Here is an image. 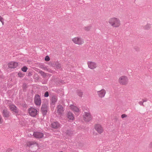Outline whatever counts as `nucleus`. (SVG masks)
<instances>
[{
  "instance_id": "nucleus-1",
  "label": "nucleus",
  "mask_w": 152,
  "mask_h": 152,
  "mask_svg": "<svg viewBox=\"0 0 152 152\" xmlns=\"http://www.w3.org/2000/svg\"><path fill=\"white\" fill-rule=\"evenodd\" d=\"M108 23L111 27L115 28L119 27L121 25V23L120 19L116 17H112L108 19Z\"/></svg>"
},
{
  "instance_id": "nucleus-2",
  "label": "nucleus",
  "mask_w": 152,
  "mask_h": 152,
  "mask_svg": "<svg viewBox=\"0 0 152 152\" xmlns=\"http://www.w3.org/2000/svg\"><path fill=\"white\" fill-rule=\"evenodd\" d=\"M118 82L121 85H126L128 83V78L125 75L121 76L119 77L118 79Z\"/></svg>"
},
{
  "instance_id": "nucleus-3",
  "label": "nucleus",
  "mask_w": 152,
  "mask_h": 152,
  "mask_svg": "<svg viewBox=\"0 0 152 152\" xmlns=\"http://www.w3.org/2000/svg\"><path fill=\"white\" fill-rule=\"evenodd\" d=\"M94 128L96 131L99 134L102 133L104 129L102 125L100 124H96L94 125Z\"/></svg>"
},
{
  "instance_id": "nucleus-4",
  "label": "nucleus",
  "mask_w": 152,
  "mask_h": 152,
  "mask_svg": "<svg viewBox=\"0 0 152 152\" xmlns=\"http://www.w3.org/2000/svg\"><path fill=\"white\" fill-rule=\"evenodd\" d=\"M72 41L75 44L80 45L83 44L84 43L83 40L80 37H75L72 39Z\"/></svg>"
},
{
  "instance_id": "nucleus-5",
  "label": "nucleus",
  "mask_w": 152,
  "mask_h": 152,
  "mask_svg": "<svg viewBox=\"0 0 152 152\" xmlns=\"http://www.w3.org/2000/svg\"><path fill=\"white\" fill-rule=\"evenodd\" d=\"M83 120L86 122H89L92 119V118L91 114L88 112H85L83 115Z\"/></svg>"
},
{
  "instance_id": "nucleus-6",
  "label": "nucleus",
  "mask_w": 152,
  "mask_h": 152,
  "mask_svg": "<svg viewBox=\"0 0 152 152\" xmlns=\"http://www.w3.org/2000/svg\"><path fill=\"white\" fill-rule=\"evenodd\" d=\"M88 67L91 69H94L97 67L96 63L92 61H88L87 62Z\"/></svg>"
},
{
  "instance_id": "nucleus-7",
  "label": "nucleus",
  "mask_w": 152,
  "mask_h": 152,
  "mask_svg": "<svg viewBox=\"0 0 152 152\" xmlns=\"http://www.w3.org/2000/svg\"><path fill=\"white\" fill-rule=\"evenodd\" d=\"M48 109V104H43L42 106L41 110L43 115H46Z\"/></svg>"
},
{
  "instance_id": "nucleus-8",
  "label": "nucleus",
  "mask_w": 152,
  "mask_h": 152,
  "mask_svg": "<svg viewBox=\"0 0 152 152\" xmlns=\"http://www.w3.org/2000/svg\"><path fill=\"white\" fill-rule=\"evenodd\" d=\"M97 94L99 97L102 98L104 97L106 94V91L104 89H102L97 91Z\"/></svg>"
},
{
  "instance_id": "nucleus-9",
  "label": "nucleus",
  "mask_w": 152,
  "mask_h": 152,
  "mask_svg": "<svg viewBox=\"0 0 152 152\" xmlns=\"http://www.w3.org/2000/svg\"><path fill=\"white\" fill-rule=\"evenodd\" d=\"M29 115L35 117L37 114V110L35 108L31 107L28 110Z\"/></svg>"
},
{
  "instance_id": "nucleus-10",
  "label": "nucleus",
  "mask_w": 152,
  "mask_h": 152,
  "mask_svg": "<svg viewBox=\"0 0 152 152\" xmlns=\"http://www.w3.org/2000/svg\"><path fill=\"white\" fill-rule=\"evenodd\" d=\"M34 102L37 105H40L41 103V99L40 96L38 94L35 95L34 98Z\"/></svg>"
},
{
  "instance_id": "nucleus-11",
  "label": "nucleus",
  "mask_w": 152,
  "mask_h": 152,
  "mask_svg": "<svg viewBox=\"0 0 152 152\" xmlns=\"http://www.w3.org/2000/svg\"><path fill=\"white\" fill-rule=\"evenodd\" d=\"M74 115L71 112H68L67 113V120L69 121L72 122L75 119Z\"/></svg>"
},
{
  "instance_id": "nucleus-12",
  "label": "nucleus",
  "mask_w": 152,
  "mask_h": 152,
  "mask_svg": "<svg viewBox=\"0 0 152 152\" xmlns=\"http://www.w3.org/2000/svg\"><path fill=\"white\" fill-rule=\"evenodd\" d=\"M69 108L73 111L75 113H78L80 112L79 108L73 105H70L69 107Z\"/></svg>"
},
{
  "instance_id": "nucleus-13",
  "label": "nucleus",
  "mask_w": 152,
  "mask_h": 152,
  "mask_svg": "<svg viewBox=\"0 0 152 152\" xmlns=\"http://www.w3.org/2000/svg\"><path fill=\"white\" fill-rule=\"evenodd\" d=\"M10 109L12 111L16 113H18L19 112V110L16 106L13 105L11 104L10 105Z\"/></svg>"
},
{
  "instance_id": "nucleus-14",
  "label": "nucleus",
  "mask_w": 152,
  "mask_h": 152,
  "mask_svg": "<svg viewBox=\"0 0 152 152\" xmlns=\"http://www.w3.org/2000/svg\"><path fill=\"white\" fill-rule=\"evenodd\" d=\"M18 63L15 62H11L8 64V67L10 68H15L18 66Z\"/></svg>"
},
{
  "instance_id": "nucleus-15",
  "label": "nucleus",
  "mask_w": 152,
  "mask_h": 152,
  "mask_svg": "<svg viewBox=\"0 0 152 152\" xmlns=\"http://www.w3.org/2000/svg\"><path fill=\"white\" fill-rule=\"evenodd\" d=\"M43 134L40 132H34L33 133V136L34 137L37 138H41L43 137Z\"/></svg>"
},
{
  "instance_id": "nucleus-16",
  "label": "nucleus",
  "mask_w": 152,
  "mask_h": 152,
  "mask_svg": "<svg viewBox=\"0 0 152 152\" xmlns=\"http://www.w3.org/2000/svg\"><path fill=\"white\" fill-rule=\"evenodd\" d=\"M59 124L57 122H54L52 123L51 126L54 129H57L60 126Z\"/></svg>"
},
{
  "instance_id": "nucleus-17",
  "label": "nucleus",
  "mask_w": 152,
  "mask_h": 152,
  "mask_svg": "<svg viewBox=\"0 0 152 152\" xmlns=\"http://www.w3.org/2000/svg\"><path fill=\"white\" fill-rule=\"evenodd\" d=\"M64 111L63 108L61 105H58L57 107V112L59 114H62Z\"/></svg>"
},
{
  "instance_id": "nucleus-18",
  "label": "nucleus",
  "mask_w": 152,
  "mask_h": 152,
  "mask_svg": "<svg viewBox=\"0 0 152 152\" xmlns=\"http://www.w3.org/2000/svg\"><path fill=\"white\" fill-rule=\"evenodd\" d=\"M38 145V144L35 141H30L28 142L27 143V146L30 147L32 145Z\"/></svg>"
},
{
  "instance_id": "nucleus-19",
  "label": "nucleus",
  "mask_w": 152,
  "mask_h": 152,
  "mask_svg": "<svg viewBox=\"0 0 152 152\" xmlns=\"http://www.w3.org/2000/svg\"><path fill=\"white\" fill-rule=\"evenodd\" d=\"M3 113L4 117L7 118L9 117V113L7 110H3Z\"/></svg>"
},
{
  "instance_id": "nucleus-20",
  "label": "nucleus",
  "mask_w": 152,
  "mask_h": 152,
  "mask_svg": "<svg viewBox=\"0 0 152 152\" xmlns=\"http://www.w3.org/2000/svg\"><path fill=\"white\" fill-rule=\"evenodd\" d=\"M37 72L39 73L43 78L47 76L46 74L42 70H38Z\"/></svg>"
},
{
  "instance_id": "nucleus-21",
  "label": "nucleus",
  "mask_w": 152,
  "mask_h": 152,
  "mask_svg": "<svg viewBox=\"0 0 152 152\" xmlns=\"http://www.w3.org/2000/svg\"><path fill=\"white\" fill-rule=\"evenodd\" d=\"M51 100L52 104H54L57 100V98L56 96H53Z\"/></svg>"
},
{
  "instance_id": "nucleus-22",
  "label": "nucleus",
  "mask_w": 152,
  "mask_h": 152,
  "mask_svg": "<svg viewBox=\"0 0 152 152\" xmlns=\"http://www.w3.org/2000/svg\"><path fill=\"white\" fill-rule=\"evenodd\" d=\"M53 66L58 69L60 68L61 67V64L56 62L53 63Z\"/></svg>"
},
{
  "instance_id": "nucleus-23",
  "label": "nucleus",
  "mask_w": 152,
  "mask_h": 152,
  "mask_svg": "<svg viewBox=\"0 0 152 152\" xmlns=\"http://www.w3.org/2000/svg\"><path fill=\"white\" fill-rule=\"evenodd\" d=\"M77 95L80 97H82L83 95V92L80 90H77L76 91Z\"/></svg>"
},
{
  "instance_id": "nucleus-24",
  "label": "nucleus",
  "mask_w": 152,
  "mask_h": 152,
  "mask_svg": "<svg viewBox=\"0 0 152 152\" xmlns=\"http://www.w3.org/2000/svg\"><path fill=\"white\" fill-rule=\"evenodd\" d=\"M151 27V25L149 23H147L144 27V28L145 29H148Z\"/></svg>"
},
{
  "instance_id": "nucleus-25",
  "label": "nucleus",
  "mask_w": 152,
  "mask_h": 152,
  "mask_svg": "<svg viewBox=\"0 0 152 152\" xmlns=\"http://www.w3.org/2000/svg\"><path fill=\"white\" fill-rule=\"evenodd\" d=\"M22 87L23 91H26V89L27 88V86L26 84L25 83H24Z\"/></svg>"
},
{
  "instance_id": "nucleus-26",
  "label": "nucleus",
  "mask_w": 152,
  "mask_h": 152,
  "mask_svg": "<svg viewBox=\"0 0 152 152\" xmlns=\"http://www.w3.org/2000/svg\"><path fill=\"white\" fill-rule=\"evenodd\" d=\"M91 26H88L84 27V29L86 31H89L91 29Z\"/></svg>"
},
{
  "instance_id": "nucleus-27",
  "label": "nucleus",
  "mask_w": 152,
  "mask_h": 152,
  "mask_svg": "<svg viewBox=\"0 0 152 152\" xmlns=\"http://www.w3.org/2000/svg\"><path fill=\"white\" fill-rule=\"evenodd\" d=\"M28 69L27 67L26 66H24L21 68V70L24 72H26Z\"/></svg>"
},
{
  "instance_id": "nucleus-28",
  "label": "nucleus",
  "mask_w": 152,
  "mask_h": 152,
  "mask_svg": "<svg viewBox=\"0 0 152 152\" xmlns=\"http://www.w3.org/2000/svg\"><path fill=\"white\" fill-rule=\"evenodd\" d=\"M18 75L19 77H21L23 76V74L21 72H19L18 74Z\"/></svg>"
},
{
  "instance_id": "nucleus-29",
  "label": "nucleus",
  "mask_w": 152,
  "mask_h": 152,
  "mask_svg": "<svg viewBox=\"0 0 152 152\" xmlns=\"http://www.w3.org/2000/svg\"><path fill=\"white\" fill-rule=\"evenodd\" d=\"M45 59L46 61H48L50 60V58L49 56H47L45 57Z\"/></svg>"
},
{
  "instance_id": "nucleus-30",
  "label": "nucleus",
  "mask_w": 152,
  "mask_h": 152,
  "mask_svg": "<svg viewBox=\"0 0 152 152\" xmlns=\"http://www.w3.org/2000/svg\"><path fill=\"white\" fill-rule=\"evenodd\" d=\"M49 95V93L48 91H47L45 93L44 96L45 97H48V96Z\"/></svg>"
},
{
  "instance_id": "nucleus-31",
  "label": "nucleus",
  "mask_w": 152,
  "mask_h": 152,
  "mask_svg": "<svg viewBox=\"0 0 152 152\" xmlns=\"http://www.w3.org/2000/svg\"><path fill=\"white\" fill-rule=\"evenodd\" d=\"M127 117V115L125 114H122L121 116V117L122 118H126Z\"/></svg>"
},
{
  "instance_id": "nucleus-32",
  "label": "nucleus",
  "mask_w": 152,
  "mask_h": 152,
  "mask_svg": "<svg viewBox=\"0 0 152 152\" xmlns=\"http://www.w3.org/2000/svg\"><path fill=\"white\" fill-rule=\"evenodd\" d=\"M32 72H29L28 73L27 75L28 76H31L32 75Z\"/></svg>"
},
{
  "instance_id": "nucleus-33",
  "label": "nucleus",
  "mask_w": 152,
  "mask_h": 152,
  "mask_svg": "<svg viewBox=\"0 0 152 152\" xmlns=\"http://www.w3.org/2000/svg\"><path fill=\"white\" fill-rule=\"evenodd\" d=\"M149 146L150 148H152V141L149 143Z\"/></svg>"
},
{
  "instance_id": "nucleus-34",
  "label": "nucleus",
  "mask_w": 152,
  "mask_h": 152,
  "mask_svg": "<svg viewBox=\"0 0 152 152\" xmlns=\"http://www.w3.org/2000/svg\"><path fill=\"white\" fill-rule=\"evenodd\" d=\"M0 21L2 23V25H3L4 23V19L2 18V20H0Z\"/></svg>"
},
{
  "instance_id": "nucleus-35",
  "label": "nucleus",
  "mask_w": 152,
  "mask_h": 152,
  "mask_svg": "<svg viewBox=\"0 0 152 152\" xmlns=\"http://www.w3.org/2000/svg\"><path fill=\"white\" fill-rule=\"evenodd\" d=\"M41 68H42L44 70H46L47 69L46 67L43 66L42 67H41Z\"/></svg>"
},
{
  "instance_id": "nucleus-36",
  "label": "nucleus",
  "mask_w": 152,
  "mask_h": 152,
  "mask_svg": "<svg viewBox=\"0 0 152 152\" xmlns=\"http://www.w3.org/2000/svg\"><path fill=\"white\" fill-rule=\"evenodd\" d=\"M2 18L1 16H0V20H2Z\"/></svg>"
},
{
  "instance_id": "nucleus-37",
  "label": "nucleus",
  "mask_w": 152,
  "mask_h": 152,
  "mask_svg": "<svg viewBox=\"0 0 152 152\" xmlns=\"http://www.w3.org/2000/svg\"><path fill=\"white\" fill-rule=\"evenodd\" d=\"M59 152H63L62 151H60Z\"/></svg>"
},
{
  "instance_id": "nucleus-38",
  "label": "nucleus",
  "mask_w": 152,
  "mask_h": 152,
  "mask_svg": "<svg viewBox=\"0 0 152 152\" xmlns=\"http://www.w3.org/2000/svg\"><path fill=\"white\" fill-rule=\"evenodd\" d=\"M67 134H69L68 133H67Z\"/></svg>"
}]
</instances>
